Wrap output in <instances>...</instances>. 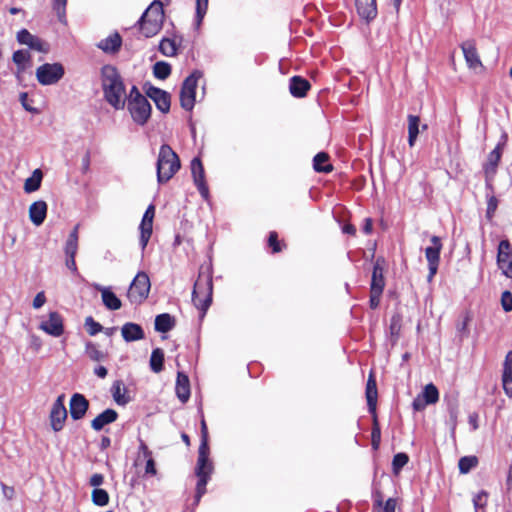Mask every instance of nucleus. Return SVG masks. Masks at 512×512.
Listing matches in <instances>:
<instances>
[{
    "label": "nucleus",
    "mask_w": 512,
    "mask_h": 512,
    "mask_svg": "<svg viewBox=\"0 0 512 512\" xmlns=\"http://www.w3.org/2000/svg\"><path fill=\"white\" fill-rule=\"evenodd\" d=\"M269 245L272 247L273 252H279L281 249L277 241V233L271 232L269 235Z\"/></svg>",
    "instance_id": "e2e57ef3"
},
{
    "label": "nucleus",
    "mask_w": 512,
    "mask_h": 512,
    "mask_svg": "<svg viewBox=\"0 0 512 512\" xmlns=\"http://www.w3.org/2000/svg\"><path fill=\"white\" fill-rule=\"evenodd\" d=\"M142 455L145 459L152 458V451L148 446L141 440L139 445V456Z\"/></svg>",
    "instance_id": "052dcab7"
},
{
    "label": "nucleus",
    "mask_w": 512,
    "mask_h": 512,
    "mask_svg": "<svg viewBox=\"0 0 512 512\" xmlns=\"http://www.w3.org/2000/svg\"><path fill=\"white\" fill-rule=\"evenodd\" d=\"M66 266L72 272L76 273L77 272V266H76L75 257H67L66 258Z\"/></svg>",
    "instance_id": "774afa93"
},
{
    "label": "nucleus",
    "mask_w": 512,
    "mask_h": 512,
    "mask_svg": "<svg viewBox=\"0 0 512 512\" xmlns=\"http://www.w3.org/2000/svg\"><path fill=\"white\" fill-rule=\"evenodd\" d=\"M89 407L87 399L79 393L72 395L70 399V414L74 420L84 417Z\"/></svg>",
    "instance_id": "aec40b11"
},
{
    "label": "nucleus",
    "mask_w": 512,
    "mask_h": 512,
    "mask_svg": "<svg viewBox=\"0 0 512 512\" xmlns=\"http://www.w3.org/2000/svg\"><path fill=\"white\" fill-rule=\"evenodd\" d=\"M39 329L53 337H60L64 333L62 316L56 311L50 312L47 319H43L39 324Z\"/></svg>",
    "instance_id": "f8f14e48"
},
{
    "label": "nucleus",
    "mask_w": 512,
    "mask_h": 512,
    "mask_svg": "<svg viewBox=\"0 0 512 512\" xmlns=\"http://www.w3.org/2000/svg\"><path fill=\"white\" fill-rule=\"evenodd\" d=\"M64 395H59L50 411V423L55 432L63 429L67 419V410L64 405Z\"/></svg>",
    "instance_id": "ddd939ff"
},
{
    "label": "nucleus",
    "mask_w": 512,
    "mask_h": 512,
    "mask_svg": "<svg viewBox=\"0 0 512 512\" xmlns=\"http://www.w3.org/2000/svg\"><path fill=\"white\" fill-rule=\"evenodd\" d=\"M64 76V67L60 63H45L36 70V78L42 85L56 84Z\"/></svg>",
    "instance_id": "0eeeda50"
},
{
    "label": "nucleus",
    "mask_w": 512,
    "mask_h": 512,
    "mask_svg": "<svg viewBox=\"0 0 512 512\" xmlns=\"http://www.w3.org/2000/svg\"><path fill=\"white\" fill-rule=\"evenodd\" d=\"M145 473L151 476H155L157 474L155 461L153 457L146 459Z\"/></svg>",
    "instance_id": "bf43d9fd"
},
{
    "label": "nucleus",
    "mask_w": 512,
    "mask_h": 512,
    "mask_svg": "<svg viewBox=\"0 0 512 512\" xmlns=\"http://www.w3.org/2000/svg\"><path fill=\"white\" fill-rule=\"evenodd\" d=\"M126 99L127 109L133 121L138 125H144L151 116V105L147 98L133 86Z\"/></svg>",
    "instance_id": "7ed1b4c3"
},
{
    "label": "nucleus",
    "mask_w": 512,
    "mask_h": 512,
    "mask_svg": "<svg viewBox=\"0 0 512 512\" xmlns=\"http://www.w3.org/2000/svg\"><path fill=\"white\" fill-rule=\"evenodd\" d=\"M42 178V171L40 169H35L32 175L25 180L24 191L26 193L37 191L41 186Z\"/></svg>",
    "instance_id": "72a5a7b5"
},
{
    "label": "nucleus",
    "mask_w": 512,
    "mask_h": 512,
    "mask_svg": "<svg viewBox=\"0 0 512 512\" xmlns=\"http://www.w3.org/2000/svg\"><path fill=\"white\" fill-rule=\"evenodd\" d=\"M461 49L465 58V61L470 69L477 70L482 68V62L478 55L475 42L468 40L462 43Z\"/></svg>",
    "instance_id": "a211bd4d"
},
{
    "label": "nucleus",
    "mask_w": 512,
    "mask_h": 512,
    "mask_svg": "<svg viewBox=\"0 0 512 512\" xmlns=\"http://www.w3.org/2000/svg\"><path fill=\"white\" fill-rule=\"evenodd\" d=\"M478 464L476 456H464L458 462L459 471L461 474H467L470 470L475 468Z\"/></svg>",
    "instance_id": "79ce46f5"
},
{
    "label": "nucleus",
    "mask_w": 512,
    "mask_h": 512,
    "mask_svg": "<svg viewBox=\"0 0 512 512\" xmlns=\"http://www.w3.org/2000/svg\"><path fill=\"white\" fill-rule=\"evenodd\" d=\"M408 143L413 147L420 132V118L415 115H408Z\"/></svg>",
    "instance_id": "473e14b6"
},
{
    "label": "nucleus",
    "mask_w": 512,
    "mask_h": 512,
    "mask_svg": "<svg viewBox=\"0 0 512 512\" xmlns=\"http://www.w3.org/2000/svg\"><path fill=\"white\" fill-rule=\"evenodd\" d=\"M173 326V318L169 314H160L155 319V329L159 332H168Z\"/></svg>",
    "instance_id": "4c0bfd02"
},
{
    "label": "nucleus",
    "mask_w": 512,
    "mask_h": 512,
    "mask_svg": "<svg viewBox=\"0 0 512 512\" xmlns=\"http://www.w3.org/2000/svg\"><path fill=\"white\" fill-rule=\"evenodd\" d=\"M19 100L23 106V108L28 111V112H31V113H38L37 109H35L34 107H32L30 105V102H29V99H28V94L26 92H22L19 96Z\"/></svg>",
    "instance_id": "5fc2aeb1"
},
{
    "label": "nucleus",
    "mask_w": 512,
    "mask_h": 512,
    "mask_svg": "<svg viewBox=\"0 0 512 512\" xmlns=\"http://www.w3.org/2000/svg\"><path fill=\"white\" fill-rule=\"evenodd\" d=\"M213 472V464L209 459L198 458L196 466V475L198 482L196 486V501L206 492V485L210 479V475Z\"/></svg>",
    "instance_id": "1a4fd4ad"
},
{
    "label": "nucleus",
    "mask_w": 512,
    "mask_h": 512,
    "mask_svg": "<svg viewBox=\"0 0 512 512\" xmlns=\"http://www.w3.org/2000/svg\"><path fill=\"white\" fill-rule=\"evenodd\" d=\"M104 483V476L100 473H95L90 477L89 484L95 488H99Z\"/></svg>",
    "instance_id": "13d9d810"
},
{
    "label": "nucleus",
    "mask_w": 512,
    "mask_h": 512,
    "mask_svg": "<svg viewBox=\"0 0 512 512\" xmlns=\"http://www.w3.org/2000/svg\"><path fill=\"white\" fill-rule=\"evenodd\" d=\"M120 46L121 37L117 33L109 35L107 38L101 40L98 43V48L108 53L116 52L120 48Z\"/></svg>",
    "instance_id": "2f4dec72"
},
{
    "label": "nucleus",
    "mask_w": 512,
    "mask_h": 512,
    "mask_svg": "<svg viewBox=\"0 0 512 512\" xmlns=\"http://www.w3.org/2000/svg\"><path fill=\"white\" fill-rule=\"evenodd\" d=\"M209 0H196V20L200 25L208 9Z\"/></svg>",
    "instance_id": "09e8293b"
},
{
    "label": "nucleus",
    "mask_w": 512,
    "mask_h": 512,
    "mask_svg": "<svg viewBox=\"0 0 512 512\" xmlns=\"http://www.w3.org/2000/svg\"><path fill=\"white\" fill-rule=\"evenodd\" d=\"M30 48L35 49L40 52L46 51L43 41L41 39H39L38 37H36L35 41H33V44L30 45Z\"/></svg>",
    "instance_id": "338daca9"
},
{
    "label": "nucleus",
    "mask_w": 512,
    "mask_h": 512,
    "mask_svg": "<svg viewBox=\"0 0 512 512\" xmlns=\"http://www.w3.org/2000/svg\"><path fill=\"white\" fill-rule=\"evenodd\" d=\"M371 438H372L373 448L378 449L380 440H381V431H380V427L378 425V422H377V419L375 416H374V423H373Z\"/></svg>",
    "instance_id": "3c124183"
},
{
    "label": "nucleus",
    "mask_w": 512,
    "mask_h": 512,
    "mask_svg": "<svg viewBox=\"0 0 512 512\" xmlns=\"http://www.w3.org/2000/svg\"><path fill=\"white\" fill-rule=\"evenodd\" d=\"M313 162H314L313 163L314 169L317 172L328 173V172L332 171V169H333L332 165L329 163V156H328V154H326L324 152L318 153L314 157Z\"/></svg>",
    "instance_id": "c9c22d12"
},
{
    "label": "nucleus",
    "mask_w": 512,
    "mask_h": 512,
    "mask_svg": "<svg viewBox=\"0 0 512 512\" xmlns=\"http://www.w3.org/2000/svg\"><path fill=\"white\" fill-rule=\"evenodd\" d=\"M384 266L385 261L381 258H378L373 267L372 280H371V290L377 292H383L385 287L384 280Z\"/></svg>",
    "instance_id": "4be33fe9"
},
{
    "label": "nucleus",
    "mask_w": 512,
    "mask_h": 512,
    "mask_svg": "<svg viewBox=\"0 0 512 512\" xmlns=\"http://www.w3.org/2000/svg\"><path fill=\"white\" fill-rule=\"evenodd\" d=\"M507 141L508 135L506 132H503L496 147L488 155L487 163L485 165L486 173H495L496 168L501 160L503 150L507 144Z\"/></svg>",
    "instance_id": "f3484780"
},
{
    "label": "nucleus",
    "mask_w": 512,
    "mask_h": 512,
    "mask_svg": "<svg viewBox=\"0 0 512 512\" xmlns=\"http://www.w3.org/2000/svg\"><path fill=\"white\" fill-rule=\"evenodd\" d=\"M497 266L505 277L512 279V245L508 240L498 245Z\"/></svg>",
    "instance_id": "9d476101"
},
{
    "label": "nucleus",
    "mask_w": 512,
    "mask_h": 512,
    "mask_svg": "<svg viewBox=\"0 0 512 512\" xmlns=\"http://www.w3.org/2000/svg\"><path fill=\"white\" fill-rule=\"evenodd\" d=\"M501 305L504 311H512V294L509 291H504L501 295Z\"/></svg>",
    "instance_id": "864d4df0"
},
{
    "label": "nucleus",
    "mask_w": 512,
    "mask_h": 512,
    "mask_svg": "<svg viewBox=\"0 0 512 512\" xmlns=\"http://www.w3.org/2000/svg\"><path fill=\"white\" fill-rule=\"evenodd\" d=\"M153 73L156 78L164 80L171 73V66L164 61H159L154 64Z\"/></svg>",
    "instance_id": "c03bdc74"
},
{
    "label": "nucleus",
    "mask_w": 512,
    "mask_h": 512,
    "mask_svg": "<svg viewBox=\"0 0 512 512\" xmlns=\"http://www.w3.org/2000/svg\"><path fill=\"white\" fill-rule=\"evenodd\" d=\"M78 229L79 225H76L68 236L65 244L66 257H75L78 250Z\"/></svg>",
    "instance_id": "f704fd0d"
},
{
    "label": "nucleus",
    "mask_w": 512,
    "mask_h": 512,
    "mask_svg": "<svg viewBox=\"0 0 512 512\" xmlns=\"http://www.w3.org/2000/svg\"><path fill=\"white\" fill-rule=\"evenodd\" d=\"M502 384L505 394L508 397H512V351L508 352L505 357Z\"/></svg>",
    "instance_id": "5701e85b"
},
{
    "label": "nucleus",
    "mask_w": 512,
    "mask_h": 512,
    "mask_svg": "<svg viewBox=\"0 0 512 512\" xmlns=\"http://www.w3.org/2000/svg\"><path fill=\"white\" fill-rule=\"evenodd\" d=\"M478 419L479 417L477 413H471L468 417V423L470 424L473 431L477 430L479 427Z\"/></svg>",
    "instance_id": "69168bd1"
},
{
    "label": "nucleus",
    "mask_w": 512,
    "mask_h": 512,
    "mask_svg": "<svg viewBox=\"0 0 512 512\" xmlns=\"http://www.w3.org/2000/svg\"><path fill=\"white\" fill-rule=\"evenodd\" d=\"M487 493L485 491H481L476 494L473 498V503L476 509L479 507H483L486 503Z\"/></svg>",
    "instance_id": "6e6d98bb"
},
{
    "label": "nucleus",
    "mask_w": 512,
    "mask_h": 512,
    "mask_svg": "<svg viewBox=\"0 0 512 512\" xmlns=\"http://www.w3.org/2000/svg\"><path fill=\"white\" fill-rule=\"evenodd\" d=\"M396 500L394 498H389L384 505L383 512H395L396 509Z\"/></svg>",
    "instance_id": "0e129e2a"
},
{
    "label": "nucleus",
    "mask_w": 512,
    "mask_h": 512,
    "mask_svg": "<svg viewBox=\"0 0 512 512\" xmlns=\"http://www.w3.org/2000/svg\"><path fill=\"white\" fill-rule=\"evenodd\" d=\"M66 4L67 0H53V9L61 23H66Z\"/></svg>",
    "instance_id": "a18cd8bd"
},
{
    "label": "nucleus",
    "mask_w": 512,
    "mask_h": 512,
    "mask_svg": "<svg viewBox=\"0 0 512 512\" xmlns=\"http://www.w3.org/2000/svg\"><path fill=\"white\" fill-rule=\"evenodd\" d=\"M85 327L90 335H96L101 331L102 326L96 322L92 317H87L85 320Z\"/></svg>",
    "instance_id": "603ef678"
},
{
    "label": "nucleus",
    "mask_w": 512,
    "mask_h": 512,
    "mask_svg": "<svg viewBox=\"0 0 512 512\" xmlns=\"http://www.w3.org/2000/svg\"><path fill=\"white\" fill-rule=\"evenodd\" d=\"M356 8L358 14L367 21L374 19L377 15L375 0H356Z\"/></svg>",
    "instance_id": "a878e982"
},
{
    "label": "nucleus",
    "mask_w": 512,
    "mask_h": 512,
    "mask_svg": "<svg viewBox=\"0 0 512 512\" xmlns=\"http://www.w3.org/2000/svg\"><path fill=\"white\" fill-rule=\"evenodd\" d=\"M176 394L182 403H185L190 397V384L187 375L178 372L176 380Z\"/></svg>",
    "instance_id": "cd10ccee"
},
{
    "label": "nucleus",
    "mask_w": 512,
    "mask_h": 512,
    "mask_svg": "<svg viewBox=\"0 0 512 512\" xmlns=\"http://www.w3.org/2000/svg\"><path fill=\"white\" fill-rule=\"evenodd\" d=\"M94 287L101 292L102 301L106 308L110 310H118L121 308V300L115 295L114 292L111 291L108 287H103L101 285H94Z\"/></svg>",
    "instance_id": "b1692460"
},
{
    "label": "nucleus",
    "mask_w": 512,
    "mask_h": 512,
    "mask_svg": "<svg viewBox=\"0 0 512 512\" xmlns=\"http://www.w3.org/2000/svg\"><path fill=\"white\" fill-rule=\"evenodd\" d=\"M111 393L118 405H126L130 401L127 388L122 381H115L113 383Z\"/></svg>",
    "instance_id": "c85d7f7f"
},
{
    "label": "nucleus",
    "mask_w": 512,
    "mask_h": 512,
    "mask_svg": "<svg viewBox=\"0 0 512 512\" xmlns=\"http://www.w3.org/2000/svg\"><path fill=\"white\" fill-rule=\"evenodd\" d=\"M199 71H194L189 77H187L182 85L180 92V103L182 108L185 110H192L195 104V89L197 87V81L201 77Z\"/></svg>",
    "instance_id": "6e6552de"
},
{
    "label": "nucleus",
    "mask_w": 512,
    "mask_h": 512,
    "mask_svg": "<svg viewBox=\"0 0 512 512\" xmlns=\"http://www.w3.org/2000/svg\"><path fill=\"white\" fill-rule=\"evenodd\" d=\"M155 215V207L153 205H149L146 209L142 221L139 226L140 230V245L142 250H144L149 242V239L152 235L153 230V219Z\"/></svg>",
    "instance_id": "2eb2a0df"
},
{
    "label": "nucleus",
    "mask_w": 512,
    "mask_h": 512,
    "mask_svg": "<svg viewBox=\"0 0 512 512\" xmlns=\"http://www.w3.org/2000/svg\"><path fill=\"white\" fill-rule=\"evenodd\" d=\"M36 36L32 35L28 30L22 29L17 33V40L20 44L27 45L30 47L35 41Z\"/></svg>",
    "instance_id": "8fccbe9b"
},
{
    "label": "nucleus",
    "mask_w": 512,
    "mask_h": 512,
    "mask_svg": "<svg viewBox=\"0 0 512 512\" xmlns=\"http://www.w3.org/2000/svg\"><path fill=\"white\" fill-rule=\"evenodd\" d=\"M91 498L93 504L101 507L106 506L110 499L108 492L101 488H94Z\"/></svg>",
    "instance_id": "a19ab883"
},
{
    "label": "nucleus",
    "mask_w": 512,
    "mask_h": 512,
    "mask_svg": "<svg viewBox=\"0 0 512 512\" xmlns=\"http://www.w3.org/2000/svg\"><path fill=\"white\" fill-rule=\"evenodd\" d=\"M191 172L194 184L196 185L199 193L204 199H208L209 189L205 181L204 167L199 158H194L191 161Z\"/></svg>",
    "instance_id": "dca6fc26"
},
{
    "label": "nucleus",
    "mask_w": 512,
    "mask_h": 512,
    "mask_svg": "<svg viewBox=\"0 0 512 512\" xmlns=\"http://www.w3.org/2000/svg\"><path fill=\"white\" fill-rule=\"evenodd\" d=\"M408 456L405 453H398L394 456L392 466L395 474H398L400 470L408 463Z\"/></svg>",
    "instance_id": "49530a36"
},
{
    "label": "nucleus",
    "mask_w": 512,
    "mask_h": 512,
    "mask_svg": "<svg viewBox=\"0 0 512 512\" xmlns=\"http://www.w3.org/2000/svg\"><path fill=\"white\" fill-rule=\"evenodd\" d=\"M46 302V296L43 291L36 294L34 300H33V308L34 309H40Z\"/></svg>",
    "instance_id": "4d7b16f0"
},
{
    "label": "nucleus",
    "mask_w": 512,
    "mask_h": 512,
    "mask_svg": "<svg viewBox=\"0 0 512 512\" xmlns=\"http://www.w3.org/2000/svg\"><path fill=\"white\" fill-rule=\"evenodd\" d=\"M164 363V352L160 348H156L152 351L150 357V368L153 372L159 373L163 369Z\"/></svg>",
    "instance_id": "58836bf2"
},
{
    "label": "nucleus",
    "mask_w": 512,
    "mask_h": 512,
    "mask_svg": "<svg viewBox=\"0 0 512 512\" xmlns=\"http://www.w3.org/2000/svg\"><path fill=\"white\" fill-rule=\"evenodd\" d=\"M164 20L163 3L154 0L146 9L140 20L141 32L146 37L155 36L162 28Z\"/></svg>",
    "instance_id": "20e7f679"
},
{
    "label": "nucleus",
    "mask_w": 512,
    "mask_h": 512,
    "mask_svg": "<svg viewBox=\"0 0 512 512\" xmlns=\"http://www.w3.org/2000/svg\"><path fill=\"white\" fill-rule=\"evenodd\" d=\"M101 86L105 100L116 110H122L126 104V91L122 78L115 67L105 65L101 69Z\"/></svg>",
    "instance_id": "f257e3e1"
},
{
    "label": "nucleus",
    "mask_w": 512,
    "mask_h": 512,
    "mask_svg": "<svg viewBox=\"0 0 512 512\" xmlns=\"http://www.w3.org/2000/svg\"><path fill=\"white\" fill-rule=\"evenodd\" d=\"M146 94L154 101L156 107L161 112L166 113L169 111L170 95L166 91L151 86L146 90Z\"/></svg>",
    "instance_id": "6ab92c4d"
},
{
    "label": "nucleus",
    "mask_w": 512,
    "mask_h": 512,
    "mask_svg": "<svg viewBox=\"0 0 512 512\" xmlns=\"http://www.w3.org/2000/svg\"><path fill=\"white\" fill-rule=\"evenodd\" d=\"M366 398H367V404L369 407V411L371 413L375 414L376 402H377V386H376V381L373 378L372 374L369 376V379L367 381Z\"/></svg>",
    "instance_id": "7c9ffc66"
},
{
    "label": "nucleus",
    "mask_w": 512,
    "mask_h": 512,
    "mask_svg": "<svg viewBox=\"0 0 512 512\" xmlns=\"http://www.w3.org/2000/svg\"><path fill=\"white\" fill-rule=\"evenodd\" d=\"M212 279L209 275H199L193 289V303L204 317L212 302Z\"/></svg>",
    "instance_id": "39448f33"
},
{
    "label": "nucleus",
    "mask_w": 512,
    "mask_h": 512,
    "mask_svg": "<svg viewBox=\"0 0 512 512\" xmlns=\"http://www.w3.org/2000/svg\"><path fill=\"white\" fill-rule=\"evenodd\" d=\"M382 292H377L376 291H372L371 290V294H370V307L372 309H375L378 307L379 305V302H380V296H381Z\"/></svg>",
    "instance_id": "680f3d73"
},
{
    "label": "nucleus",
    "mask_w": 512,
    "mask_h": 512,
    "mask_svg": "<svg viewBox=\"0 0 512 512\" xmlns=\"http://www.w3.org/2000/svg\"><path fill=\"white\" fill-rule=\"evenodd\" d=\"M431 242L432 245L425 249V256L429 266V281L432 280V278L435 276L437 272L440 260V252L442 249V243L438 236H432Z\"/></svg>",
    "instance_id": "9b49d317"
},
{
    "label": "nucleus",
    "mask_w": 512,
    "mask_h": 512,
    "mask_svg": "<svg viewBox=\"0 0 512 512\" xmlns=\"http://www.w3.org/2000/svg\"><path fill=\"white\" fill-rule=\"evenodd\" d=\"M30 59V54L25 50H18L13 54V61L17 64L20 70L24 69L25 63Z\"/></svg>",
    "instance_id": "de8ad7c7"
},
{
    "label": "nucleus",
    "mask_w": 512,
    "mask_h": 512,
    "mask_svg": "<svg viewBox=\"0 0 512 512\" xmlns=\"http://www.w3.org/2000/svg\"><path fill=\"white\" fill-rule=\"evenodd\" d=\"M201 438L198 458L209 459L208 430L205 420L201 421Z\"/></svg>",
    "instance_id": "e433bc0d"
},
{
    "label": "nucleus",
    "mask_w": 512,
    "mask_h": 512,
    "mask_svg": "<svg viewBox=\"0 0 512 512\" xmlns=\"http://www.w3.org/2000/svg\"><path fill=\"white\" fill-rule=\"evenodd\" d=\"M117 417L118 414L115 410L106 409L92 420L91 427L96 431H100L105 425L114 422Z\"/></svg>",
    "instance_id": "bb28decb"
},
{
    "label": "nucleus",
    "mask_w": 512,
    "mask_h": 512,
    "mask_svg": "<svg viewBox=\"0 0 512 512\" xmlns=\"http://www.w3.org/2000/svg\"><path fill=\"white\" fill-rule=\"evenodd\" d=\"M310 84L307 80L294 76L290 80L289 89L291 94L294 97H303L306 95V92L309 90Z\"/></svg>",
    "instance_id": "c756f323"
},
{
    "label": "nucleus",
    "mask_w": 512,
    "mask_h": 512,
    "mask_svg": "<svg viewBox=\"0 0 512 512\" xmlns=\"http://www.w3.org/2000/svg\"><path fill=\"white\" fill-rule=\"evenodd\" d=\"M122 337L126 342L141 340L144 338L142 327L136 323H125L121 328Z\"/></svg>",
    "instance_id": "393cba45"
},
{
    "label": "nucleus",
    "mask_w": 512,
    "mask_h": 512,
    "mask_svg": "<svg viewBox=\"0 0 512 512\" xmlns=\"http://www.w3.org/2000/svg\"><path fill=\"white\" fill-rule=\"evenodd\" d=\"M439 400L437 387L430 383L425 385L422 392L413 400L412 406L416 411H422L427 405L435 404Z\"/></svg>",
    "instance_id": "4468645a"
},
{
    "label": "nucleus",
    "mask_w": 512,
    "mask_h": 512,
    "mask_svg": "<svg viewBox=\"0 0 512 512\" xmlns=\"http://www.w3.org/2000/svg\"><path fill=\"white\" fill-rule=\"evenodd\" d=\"M180 169L177 154L169 145H162L157 160V181L162 184L169 181Z\"/></svg>",
    "instance_id": "f03ea898"
},
{
    "label": "nucleus",
    "mask_w": 512,
    "mask_h": 512,
    "mask_svg": "<svg viewBox=\"0 0 512 512\" xmlns=\"http://www.w3.org/2000/svg\"><path fill=\"white\" fill-rule=\"evenodd\" d=\"M86 355L92 360L96 362H100L106 359L107 354L99 349V347L92 343L88 342L85 346Z\"/></svg>",
    "instance_id": "ea45409f"
},
{
    "label": "nucleus",
    "mask_w": 512,
    "mask_h": 512,
    "mask_svg": "<svg viewBox=\"0 0 512 512\" xmlns=\"http://www.w3.org/2000/svg\"><path fill=\"white\" fill-rule=\"evenodd\" d=\"M150 287L148 275L145 272H139L129 287L127 297L132 303L140 304L148 297Z\"/></svg>",
    "instance_id": "423d86ee"
},
{
    "label": "nucleus",
    "mask_w": 512,
    "mask_h": 512,
    "mask_svg": "<svg viewBox=\"0 0 512 512\" xmlns=\"http://www.w3.org/2000/svg\"><path fill=\"white\" fill-rule=\"evenodd\" d=\"M48 206L45 201L33 202L29 207V219L35 226H40L46 219Z\"/></svg>",
    "instance_id": "412c9836"
},
{
    "label": "nucleus",
    "mask_w": 512,
    "mask_h": 512,
    "mask_svg": "<svg viewBox=\"0 0 512 512\" xmlns=\"http://www.w3.org/2000/svg\"><path fill=\"white\" fill-rule=\"evenodd\" d=\"M159 50L164 56L172 57L176 55L177 46L174 40L164 38L159 44Z\"/></svg>",
    "instance_id": "37998d69"
}]
</instances>
